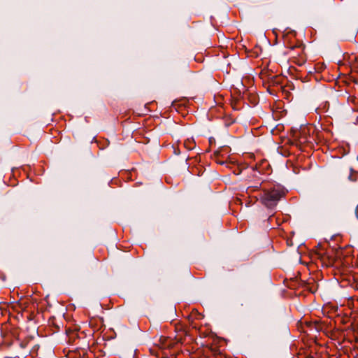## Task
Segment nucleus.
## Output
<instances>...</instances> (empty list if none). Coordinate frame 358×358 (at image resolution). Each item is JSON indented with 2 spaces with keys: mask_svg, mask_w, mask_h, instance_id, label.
<instances>
[{
  "mask_svg": "<svg viewBox=\"0 0 358 358\" xmlns=\"http://www.w3.org/2000/svg\"><path fill=\"white\" fill-rule=\"evenodd\" d=\"M284 194L285 192L280 187H274L264 191L260 196V199L262 203L267 208H273Z\"/></svg>",
  "mask_w": 358,
  "mask_h": 358,
  "instance_id": "obj_1",
  "label": "nucleus"
},
{
  "mask_svg": "<svg viewBox=\"0 0 358 358\" xmlns=\"http://www.w3.org/2000/svg\"><path fill=\"white\" fill-rule=\"evenodd\" d=\"M251 188H252V187H248V191H250V190L251 189Z\"/></svg>",
  "mask_w": 358,
  "mask_h": 358,
  "instance_id": "obj_2",
  "label": "nucleus"
}]
</instances>
